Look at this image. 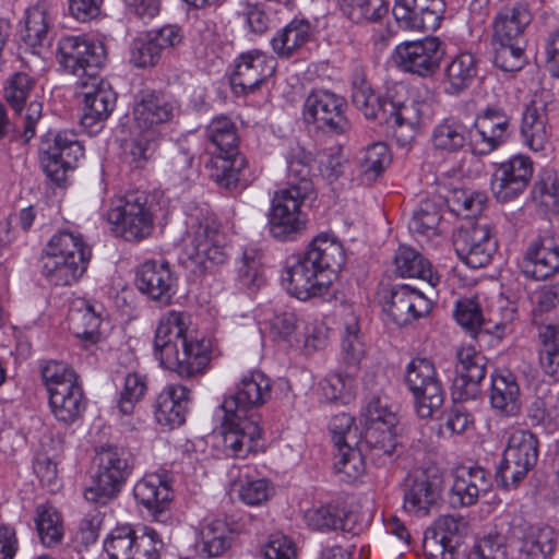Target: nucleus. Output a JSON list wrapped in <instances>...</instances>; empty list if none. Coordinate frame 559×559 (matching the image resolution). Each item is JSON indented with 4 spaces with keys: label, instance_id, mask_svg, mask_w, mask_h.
<instances>
[{
    "label": "nucleus",
    "instance_id": "f257e3e1",
    "mask_svg": "<svg viewBox=\"0 0 559 559\" xmlns=\"http://www.w3.org/2000/svg\"><path fill=\"white\" fill-rule=\"evenodd\" d=\"M271 380L262 371L255 370L243 376L233 394L225 396L221 408L224 411L223 448L227 456L246 459L257 453L262 445L260 416L249 413L271 399Z\"/></svg>",
    "mask_w": 559,
    "mask_h": 559
},
{
    "label": "nucleus",
    "instance_id": "f03ea898",
    "mask_svg": "<svg viewBox=\"0 0 559 559\" xmlns=\"http://www.w3.org/2000/svg\"><path fill=\"white\" fill-rule=\"evenodd\" d=\"M345 263L342 243L326 233L319 234L301 254L287 258L282 272L285 289L300 300L323 295Z\"/></svg>",
    "mask_w": 559,
    "mask_h": 559
},
{
    "label": "nucleus",
    "instance_id": "7ed1b4c3",
    "mask_svg": "<svg viewBox=\"0 0 559 559\" xmlns=\"http://www.w3.org/2000/svg\"><path fill=\"white\" fill-rule=\"evenodd\" d=\"M186 314L169 311L163 316L155 331L154 355L165 369L182 378L203 373L211 360V341L187 334Z\"/></svg>",
    "mask_w": 559,
    "mask_h": 559
},
{
    "label": "nucleus",
    "instance_id": "20e7f679",
    "mask_svg": "<svg viewBox=\"0 0 559 559\" xmlns=\"http://www.w3.org/2000/svg\"><path fill=\"white\" fill-rule=\"evenodd\" d=\"M206 135L215 147L210 163L211 179L227 190L247 186L250 180L247 159L238 150L235 123L227 117H217L207 126Z\"/></svg>",
    "mask_w": 559,
    "mask_h": 559
},
{
    "label": "nucleus",
    "instance_id": "39448f33",
    "mask_svg": "<svg viewBox=\"0 0 559 559\" xmlns=\"http://www.w3.org/2000/svg\"><path fill=\"white\" fill-rule=\"evenodd\" d=\"M93 464L96 469L91 485L84 490V498L104 507L118 498L133 473L135 457L127 448L105 444L95 449Z\"/></svg>",
    "mask_w": 559,
    "mask_h": 559
},
{
    "label": "nucleus",
    "instance_id": "423d86ee",
    "mask_svg": "<svg viewBox=\"0 0 559 559\" xmlns=\"http://www.w3.org/2000/svg\"><path fill=\"white\" fill-rule=\"evenodd\" d=\"M90 258L91 250L81 236L60 231L47 245L41 274L53 286H70L85 273Z\"/></svg>",
    "mask_w": 559,
    "mask_h": 559
},
{
    "label": "nucleus",
    "instance_id": "0eeeda50",
    "mask_svg": "<svg viewBox=\"0 0 559 559\" xmlns=\"http://www.w3.org/2000/svg\"><path fill=\"white\" fill-rule=\"evenodd\" d=\"M154 200L146 191H129L111 202L106 219L115 236L139 242L154 230Z\"/></svg>",
    "mask_w": 559,
    "mask_h": 559
},
{
    "label": "nucleus",
    "instance_id": "6e6552de",
    "mask_svg": "<svg viewBox=\"0 0 559 559\" xmlns=\"http://www.w3.org/2000/svg\"><path fill=\"white\" fill-rule=\"evenodd\" d=\"M187 237L188 257L195 264L199 274L212 272L214 266L226 262L228 252L225 236L215 219L205 216L192 217Z\"/></svg>",
    "mask_w": 559,
    "mask_h": 559
},
{
    "label": "nucleus",
    "instance_id": "1a4fd4ad",
    "mask_svg": "<svg viewBox=\"0 0 559 559\" xmlns=\"http://www.w3.org/2000/svg\"><path fill=\"white\" fill-rule=\"evenodd\" d=\"M538 455L539 441L536 435L523 429L513 431L497 467V483L506 489L516 487L535 467Z\"/></svg>",
    "mask_w": 559,
    "mask_h": 559
},
{
    "label": "nucleus",
    "instance_id": "9d476101",
    "mask_svg": "<svg viewBox=\"0 0 559 559\" xmlns=\"http://www.w3.org/2000/svg\"><path fill=\"white\" fill-rule=\"evenodd\" d=\"M83 155L84 148L76 134L69 131L49 132L39 145L40 166L47 178L57 186L66 181L67 173L75 167Z\"/></svg>",
    "mask_w": 559,
    "mask_h": 559
},
{
    "label": "nucleus",
    "instance_id": "9b49d317",
    "mask_svg": "<svg viewBox=\"0 0 559 559\" xmlns=\"http://www.w3.org/2000/svg\"><path fill=\"white\" fill-rule=\"evenodd\" d=\"M163 542L158 533L144 527L142 534L130 524L118 525L104 540L109 559H158Z\"/></svg>",
    "mask_w": 559,
    "mask_h": 559
},
{
    "label": "nucleus",
    "instance_id": "f8f14e48",
    "mask_svg": "<svg viewBox=\"0 0 559 559\" xmlns=\"http://www.w3.org/2000/svg\"><path fill=\"white\" fill-rule=\"evenodd\" d=\"M3 98L17 115L26 106L22 136L25 143L29 142L35 136L36 124L43 114V103L37 95L36 78L23 71L12 73L4 83Z\"/></svg>",
    "mask_w": 559,
    "mask_h": 559
},
{
    "label": "nucleus",
    "instance_id": "ddd939ff",
    "mask_svg": "<svg viewBox=\"0 0 559 559\" xmlns=\"http://www.w3.org/2000/svg\"><path fill=\"white\" fill-rule=\"evenodd\" d=\"M307 199L289 191L278 190L274 193L267 224L274 239L295 241L305 234L308 218L301 207Z\"/></svg>",
    "mask_w": 559,
    "mask_h": 559
},
{
    "label": "nucleus",
    "instance_id": "4468645a",
    "mask_svg": "<svg viewBox=\"0 0 559 559\" xmlns=\"http://www.w3.org/2000/svg\"><path fill=\"white\" fill-rule=\"evenodd\" d=\"M346 99L328 90H313L304 104V119L325 133L343 134L350 128Z\"/></svg>",
    "mask_w": 559,
    "mask_h": 559
},
{
    "label": "nucleus",
    "instance_id": "2eb2a0df",
    "mask_svg": "<svg viewBox=\"0 0 559 559\" xmlns=\"http://www.w3.org/2000/svg\"><path fill=\"white\" fill-rule=\"evenodd\" d=\"M355 419L347 413L334 415L329 424L332 440L337 450L334 467L348 478L362 474V448H358L361 436L354 426Z\"/></svg>",
    "mask_w": 559,
    "mask_h": 559
},
{
    "label": "nucleus",
    "instance_id": "dca6fc26",
    "mask_svg": "<svg viewBox=\"0 0 559 559\" xmlns=\"http://www.w3.org/2000/svg\"><path fill=\"white\" fill-rule=\"evenodd\" d=\"M56 57L64 71L78 75L81 80L98 74L106 53L100 43L81 36H64L58 41Z\"/></svg>",
    "mask_w": 559,
    "mask_h": 559
},
{
    "label": "nucleus",
    "instance_id": "f3484780",
    "mask_svg": "<svg viewBox=\"0 0 559 559\" xmlns=\"http://www.w3.org/2000/svg\"><path fill=\"white\" fill-rule=\"evenodd\" d=\"M445 56L444 44L435 36L404 41L396 46L394 58L399 67L420 78L432 76Z\"/></svg>",
    "mask_w": 559,
    "mask_h": 559
},
{
    "label": "nucleus",
    "instance_id": "a211bd4d",
    "mask_svg": "<svg viewBox=\"0 0 559 559\" xmlns=\"http://www.w3.org/2000/svg\"><path fill=\"white\" fill-rule=\"evenodd\" d=\"M453 246L459 258L472 269L487 265L497 251L490 227L480 222L468 221L462 225L454 235Z\"/></svg>",
    "mask_w": 559,
    "mask_h": 559
},
{
    "label": "nucleus",
    "instance_id": "6ab92c4d",
    "mask_svg": "<svg viewBox=\"0 0 559 559\" xmlns=\"http://www.w3.org/2000/svg\"><path fill=\"white\" fill-rule=\"evenodd\" d=\"M383 294V311L399 326L427 316L432 309L431 301L419 289L406 284L392 285Z\"/></svg>",
    "mask_w": 559,
    "mask_h": 559
},
{
    "label": "nucleus",
    "instance_id": "aec40b11",
    "mask_svg": "<svg viewBox=\"0 0 559 559\" xmlns=\"http://www.w3.org/2000/svg\"><path fill=\"white\" fill-rule=\"evenodd\" d=\"M78 85L84 103L81 123L92 129L109 118L115 109L117 95L111 85L98 74L79 80Z\"/></svg>",
    "mask_w": 559,
    "mask_h": 559
},
{
    "label": "nucleus",
    "instance_id": "412c9836",
    "mask_svg": "<svg viewBox=\"0 0 559 559\" xmlns=\"http://www.w3.org/2000/svg\"><path fill=\"white\" fill-rule=\"evenodd\" d=\"M511 118L500 107H487L476 115L473 126V153L487 155L509 136Z\"/></svg>",
    "mask_w": 559,
    "mask_h": 559
},
{
    "label": "nucleus",
    "instance_id": "4be33fe9",
    "mask_svg": "<svg viewBox=\"0 0 559 559\" xmlns=\"http://www.w3.org/2000/svg\"><path fill=\"white\" fill-rule=\"evenodd\" d=\"M393 16L397 25L408 31H435L445 12L444 0H395Z\"/></svg>",
    "mask_w": 559,
    "mask_h": 559
},
{
    "label": "nucleus",
    "instance_id": "5701e85b",
    "mask_svg": "<svg viewBox=\"0 0 559 559\" xmlns=\"http://www.w3.org/2000/svg\"><path fill=\"white\" fill-rule=\"evenodd\" d=\"M456 359L453 395L459 400H474L481 392L480 386L487 373L488 359L471 346L460 348Z\"/></svg>",
    "mask_w": 559,
    "mask_h": 559
},
{
    "label": "nucleus",
    "instance_id": "b1692460",
    "mask_svg": "<svg viewBox=\"0 0 559 559\" xmlns=\"http://www.w3.org/2000/svg\"><path fill=\"white\" fill-rule=\"evenodd\" d=\"M533 163L530 157L516 155L501 163L491 180V190L500 202L516 199L527 188L533 177Z\"/></svg>",
    "mask_w": 559,
    "mask_h": 559
},
{
    "label": "nucleus",
    "instance_id": "393cba45",
    "mask_svg": "<svg viewBox=\"0 0 559 559\" xmlns=\"http://www.w3.org/2000/svg\"><path fill=\"white\" fill-rule=\"evenodd\" d=\"M182 40L180 28L167 25L135 37L130 46V61L138 68H150L158 63L164 50Z\"/></svg>",
    "mask_w": 559,
    "mask_h": 559
},
{
    "label": "nucleus",
    "instance_id": "a878e982",
    "mask_svg": "<svg viewBox=\"0 0 559 559\" xmlns=\"http://www.w3.org/2000/svg\"><path fill=\"white\" fill-rule=\"evenodd\" d=\"M177 278L166 261H145L135 273V286L147 298L168 305L175 295Z\"/></svg>",
    "mask_w": 559,
    "mask_h": 559
},
{
    "label": "nucleus",
    "instance_id": "bb28decb",
    "mask_svg": "<svg viewBox=\"0 0 559 559\" xmlns=\"http://www.w3.org/2000/svg\"><path fill=\"white\" fill-rule=\"evenodd\" d=\"M275 72V60L260 51L242 53L236 63L230 84L236 94L254 93Z\"/></svg>",
    "mask_w": 559,
    "mask_h": 559
},
{
    "label": "nucleus",
    "instance_id": "cd10ccee",
    "mask_svg": "<svg viewBox=\"0 0 559 559\" xmlns=\"http://www.w3.org/2000/svg\"><path fill=\"white\" fill-rule=\"evenodd\" d=\"M176 111L175 102L160 92L146 88L139 93L133 115L139 129L156 131L155 127L171 121Z\"/></svg>",
    "mask_w": 559,
    "mask_h": 559
},
{
    "label": "nucleus",
    "instance_id": "c85d7f7f",
    "mask_svg": "<svg viewBox=\"0 0 559 559\" xmlns=\"http://www.w3.org/2000/svg\"><path fill=\"white\" fill-rule=\"evenodd\" d=\"M134 498L145 507L156 521L166 522L167 510L173 501L174 492L166 479L159 474H146L133 488Z\"/></svg>",
    "mask_w": 559,
    "mask_h": 559
},
{
    "label": "nucleus",
    "instance_id": "c756f323",
    "mask_svg": "<svg viewBox=\"0 0 559 559\" xmlns=\"http://www.w3.org/2000/svg\"><path fill=\"white\" fill-rule=\"evenodd\" d=\"M527 278L545 281L559 273V246L550 238H538L527 247L521 263Z\"/></svg>",
    "mask_w": 559,
    "mask_h": 559
},
{
    "label": "nucleus",
    "instance_id": "7c9ffc66",
    "mask_svg": "<svg viewBox=\"0 0 559 559\" xmlns=\"http://www.w3.org/2000/svg\"><path fill=\"white\" fill-rule=\"evenodd\" d=\"M400 442L396 426H367L358 448H362V461L370 460L374 464L385 465L393 461Z\"/></svg>",
    "mask_w": 559,
    "mask_h": 559
},
{
    "label": "nucleus",
    "instance_id": "2f4dec72",
    "mask_svg": "<svg viewBox=\"0 0 559 559\" xmlns=\"http://www.w3.org/2000/svg\"><path fill=\"white\" fill-rule=\"evenodd\" d=\"M21 40L33 55H39L41 48L50 45L52 22L46 1H38L26 10L24 27L21 29Z\"/></svg>",
    "mask_w": 559,
    "mask_h": 559
},
{
    "label": "nucleus",
    "instance_id": "473e14b6",
    "mask_svg": "<svg viewBox=\"0 0 559 559\" xmlns=\"http://www.w3.org/2000/svg\"><path fill=\"white\" fill-rule=\"evenodd\" d=\"M532 20L533 14L525 2L503 7L493 19L491 39L525 43Z\"/></svg>",
    "mask_w": 559,
    "mask_h": 559
},
{
    "label": "nucleus",
    "instance_id": "72a5a7b5",
    "mask_svg": "<svg viewBox=\"0 0 559 559\" xmlns=\"http://www.w3.org/2000/svg\"><path fill=\"white\" fill-rule=\"evenodd\" d=\"M421 121L420 105L412 99L395 100L390 96L381 114L380 123L394 127L399 141L413 139Z\"/></svg>",
    "mask_w": 559,
    "mask_h": 559
},
{
    "label": "nucleus",
    "instance_id": "f704fd0d",
    "mask_svg": "<svg viewBox=\"0 0 559 559\" xmlns=\"http://www.w3.org/2000/svg\"><path fill=\"white\" fill-rule=\"evenodd\" d=\"M491 487L488 473L479 466L459 468L454 475L450 490L451 502L454 506H474L481 493H487Z\"/></svg>",
    "mask_w": 559,
    "mask_h": 559
},
{
    "label": "nucleus",
    "instance_id": "c9c22d12",
    "mask_svg": "<svg viewBox=\"0 0 559 559\" xmlns=\"http://www.w3.org/2000/svg\"><path fill=\"white\" fill-rule=\"evenodd\" d=\"M190 390L181 384L166 386L156 397L155 418L162 425L175 428L186 420Z\"/></svg>",
    "mask_w": 559,
    "mask_h": 559
},
{
    "label": "nucleus",
    "instance_id": "e433bc0d",
    "mask_svg": "<svg viewBox=\"0 0 559 559\" xmlns=\"http://www.w3.org/2000/svg\"><path fill=\"white\" fill-rule=\"evenodd\" d=\"M473 129L460 119L450 117L440 121L432 131L431 143L435 150L455 154L465 147L473 150Z\"/></svg>",
    "mask_w": 559,
    "mask_h": 559
},
{
    "label": "nucleus",
    "instance_id": "4c0bfd02",
    "mask_svg": "<svg viewBox=\"0 0 559 559\" xmlns=\"http://www.w3.org/2000/svg\"><path fill=\"white\" fill-rule=\"evenodd\" d=\"M440 497L439 485L425 473L408 476L404 484V509L417 515H426Z\"/></svg>",
    "mask_w": 559,
    "mask_h": 559
},
{
    "label": "nucleus",
    "instance_id": "58836bf2",
    "mask_svg": "<svg viewBox=\"0 0 559 559\" xmlns=\"http://www.w3.org/2000/svg\"><path fill=\"white\" fill-rule=\"evenodd\" d=\"M352 103L362 112L367 119L381 121L382 109L388 103L390 96H378L374 94L365 70L360 66H355L350 74Z\"/></svg>",
    "mask_w": 559,
    "mask_h": 559
},
{
    "label": "nucleus",
    "instance_id": "ea45409f",
    "mask_svg": "<svg viewBox=\"0 0 559 559\" xmlns=\"http://www.w3.org/2000/svg\"><path fill=\"white\" fill-rule=\"evenodd\" d=\"M53 417L63 425H72L86 409V399L82 385L78 382L48 395Z\"/></svg>",
    "mask_w": 559,
    "mask_h": 559
},
{
    "label": "nucleus",
    "instance_id": "a19ab883",
    "mask_svg": "<svg viewBox=\"0 0 559 559\" xmlns=\"http://www.w3.org/2000/svg\"><path fill=\"white\" fill-rule=\"evenodd\" d=\"M312 156L304 147H292L287 155V187L283 191H289L296 195L310 198L313 194L311 180Z\"/></svg>",
    "mask_w": 559,
    "mask_h": 559
},
{
    "label": "nucleus",
    "instance_id": "79ce46f5",
    "mask_svg": "<svg viewBox=\"0 0 559 559\" xmlns=\"http://www.w3.org/2000/svg\"><path fill=\"white\" fill-rule=\"evenodd\" d=\"M490 404L504 416L520 412V386L513 373L504 370L491 374Z\"/></svg>",
    "mask_w": 559,
    "mask_h": 559
},
{
    "label": "nucleus",
    "instance_id": "37998d69",
    "mask_svg": "<svg viewBox=\"0 0 559 559\" xmlns=\"http://www.w3.org/2000/svg\"><path fill=\"white\" fill-rule=\"evenodd\" d=\"M354 515L337 503H326L313 507L305 512V520L316 531H343L350 532L354 524Z\"/></svg>",
    "mask_w": 559,
    "mask_h": 559
},
{
    "label": "nucleus",
    "instance_id": "c03bdc74",
    "mask_svg": "<svg viewBox=\"0 0 559 559\" xmlns=\"http://www.w3.org/2000/svg\"><path fill=\"white\" fill-rule=\"evenodd\" d=\"M477 61L473 53L456 55L444 70V91L449 95H460L466 91L477 75Z\"/></svg>",
    "mask_w": 559,
    "mask_h": 559
},
{
    "label": "nucleus",
    "instance_id": "a18cd8bd",
    "mask_svg": "<svg viewBox=\"0 0 559 559\" xmlns=\"http://www.w3.org/2000/svg\"><path fill=\"white\" fill-rule=\"evenodd\" d=\"M457 323L472 336L478 333L499 335L504 325L485 320L479 304L472 298H464L456 302L454 312Z\"/></svg>",
    "mask_w": 559,
    "mask_h": 559
},
{
    "label": "nucleus",
    "instance_id": "49530a36",
    "mask_svg": "<svg viewBox=\"0 0 559 559\" xmlns=\"http://www.w3.org/2000/svg\"><path fill=\"white\" fill-rule=\"evenodd\" d=\"M311 25L307 20L294 19L272 38L271 45L275 53L289 58L296 50L310 40Z\"/></svg>",
    "mask_w": 559,
    "mask_h": 559
},
{
    "label": "nucleus",
    "instance_id": "de8ad7c7",
    "mask_svg": "<svg viewBox=\"0 0 559 559\" xmlns=\"http://www.w3.org/2000/svg\"><path fill=\"white\" fill-rule=\"evenodd\" d=\"M539 364L544 372L559 379V325L538 321Z\"/></svg>",
    "mask_w": 559,
    "mask_h": 559
},
{
    "label": "nucleus",
    "instance_id": "09e8293b",
    "mask_svg": "<svg viewBox=\"0 0 559 559\" xmlns=\"http://www.w3.org/2000/svg\"><path fill=\"white\" fill-rule=\"evenodd\" d=\"M396 272L402 277H416L436 286L439 277L433 273L430 262L411 247L401 246L394 259Z\"/></svg>",
    "mask_w": 559,
    "mask_h": 559
},
{
    "label": "nucleus",
    "instance_id": "8fccbe9b",
    "mask_svg": "<svg viewBox=\"0 0 559 559\" xmlns=\"http://www.w3.org/2000/svg\"><path fill=\"white\" fill-rule=\"evenodd\" d=\"M556 532L550 526H531L520 546V559H547L556 546Z\"/></svg>",
    "mask_w": 559,
    "mask_h": 559
},
{
    "label": "nucleus",
    "instance_id": "3c124183",
    "mask_svg": "<svg viewBox=\"0 0 559 559\" xmlns=\"http://www.w3.org/2000/svg\"><path fill=\"white\" fill-rule=\"evenodd\" d=\"M547 115L535 104L526 107L522 117L521 134L525 144L535 152L543 151L548 143Z\"/></svg>",
    "mask_w": 559,
    "mask_h": 559
},
{
    "label": "nucleus",
    "instance_id": "603ef678",
    "mask_svg": "<svg viewBox=\"0 0 559 559\" xmlns=\"http://www.w3.org/2000/svg\"><path fill=\"white\" fill-rule=\"evenodd\" d=\"M389 146L383 142H377L366 147L358 158V171L366 183L376 181L384 169L391 164Z\"/></svg>",
    "mask_w": 559,
    "mask_h": 559
},
{
    "label": "nucleus",
    "instance_id": "864d4df0",
    "mask_svg": "<svg viewBox=\"0 0 559 559\" xmlns=\"http://www.w3.org/2000/svg\"><path fill=\"white\" fill-rule=\"evenodd\" d=\"M442 219L441 206L433 200H423L414 212L408 229L412 234L424 238L438 235V227Z\"/></svg>",
    "mask_w": 559,
    "mask_h": 559
},
{
    "label": "nucleus",
    "instance_id": "5fc2aeb1",
    "mask_svg": "<svg viewBox=\"0 0 559 559\" xmlns=\"http://www.w3.org/2000/svg\"><path fill=\"white\" fill-rule=\"evenodd\" d=\"M493 63L504 72L520 71L526 63L527 41H508L491 39Z\"/></svg>",
    "mask_w": 559,
    "mask_h": 559
},
{
    "label": "nucleus",
    "instance_id": "6e6d98bb",
    "mask_svg": "<svg viewBox=\"0 0 559 559\" xmlns=\"http://www.w3.org/2000/svg\"><path fill=\"white\" fill-rule=\"evenodd\" d=\"M36 531L45 547H53L61 543L63 526L57 510L50 506H38L35 516Z\"/></svg>",
    "mask_w": 559,
    "mask_h": 559
},
{
    "label": "nucleus",
    "instance_id": "4d7b16f0",
    "mask_svg": "<svg viewBox=\"0 0 559 559\" xmlns=\"http://www.w3.org/2000/svg\"><path fill=\"white\" fill-rule=\"evenodd\" d=\"M444 200L451 212L465 218H472L483 212L487 198L481 192L453 189L444 197Z\"/></svg>",
    "mask_w": 559,
    "mask_h": 559
},
{
    "label": "nucleus",
    "instance_id": "13d9d810",
    "mask_svg": "<svg viewBox=\"0 0 559 559\" xmlns=\"http://www.w3.org/2000/svg\"><path fill=\"white\" fill-rule=\"evenodd\" d=\"M40 377L48 395L79 382L75 371L66 362L47 360L40 364Z\"/></svg>",
    "mask_w": 559,
    "mask_h": 559
},
{
    "label": "nucleus",
    "instance_id": "bf43d9fd",
    "mask_svg": "<svg viewBox=\"0 0 559 559\" xmlns=\"http://www.w3.org/2000/svg\"><path fill=\"white\" fill-rule=\"evenodd\" d=\"M439 381L435 365L427 358H414L406 367L404 382L415 396L433 382Z\"/></svg>",
    "mask_w": 559,
    "mask_h": 559
},
{
    "label": "nucleus",
    "instance_id": "052dcab7",
    "mask_svg": "<svg viewBox=\"0 0 559 559\" xmlns=\"http://www.w3.org/2000/svg\"><path fill=\"white\" fill-rule=\"evenodd\" d=\"M341 10L354 23L378 22L388 13L383 0H342Z\"/></svg>",
    "mask_w": 559,
    "mask_h": 559
},
{
    "label": "nucleus",
    "instance_id": "680f3d73",
    "mask_svg": "<svg viewBox=\"0 0 559 559\" xmlns=\"http://www.w3.org/2000/svg\"><path fill=\"white\" fill-rule=\"evenodd\" d=\"M367 426H396L399 419L388 397L372 395L368 399L362 413Z\"/></svg>",
    "mask_w": 559,
    "mask_h": 559
},
{
    "label": "nucleus",
    "instance_id": "e2e57ef3",
    "mask_svg": "<svg viewBox=\"0 0 559 559\" xmlns=\"http://www.w3.org/2000/svg\"><path fill=\"white\" fill-rule=\"evenodd\" d=\"M238 280L250 292L258 290L264 284L262 263L255 250H246L238 267Z\"/></svg>",
    "mask_w": 559,
    "mask_h": 559
},
{
    "label": "nucleus",
    "instance_id": "0e129e2a",
    "mask_svg": "<svg viewBox=\"0 0 559 559\" xmlns=\"http://www.w3.org/2000/svg\"><path fill=\"white\" fill-rule=\"evenodd\" d=\"M72 321L76 336L83 337L91 343L98 341L102 318L100 312L97 311L95 306L87 304L84 310L79 311L72 317Z\"/></svg>",
    "mask_w": 559,
    "mask_h": 559
},
{
    "label": "nucleus",
    "instance_id": "69168bd1",
    "mask_svg": "<svg viewBox=\"0 0 559 559\" xmlns=\"http://www.w3.org/2000/svg\"><path fill=\"white\" fill-rule=\"evenodd\" d=\"M414 397L416 413L420 418H431L444 403L445 391L441 381L433 382Z\"/></svg>",
    "mask_w": 559,
    "mask_h": 559
},
{
    "label": "nucleus",
    "instance_id": "338daca9",
    "mask_svg": "<svg viewBox=\"0 0 559 559\" xmlns=\"http://www.w3.org/2000/svg\"><path fill=\"white\" fill-rule=\"evenodd\" d=\"M157 131L141 130L131 142L128 155L130 156V164L134 168L143 167L154 154L157 147Z\"/></svg>",
    "mask_w": 559,
    "mask_h": 559
},
{
    "label": "nucleus",
    "instance_id": "774afa93",
    "mask_svg": "<svg viewBox=\"0 0 559 559\" xmlns=\"http://www.w3.org/2000/svg\"><path fill=\"white\" fill-rule=\"evenodd\" d=\"M467 559H508L504 537L499 534L483 537L474 545Z\"/></svg>",
    "mask_w": 559,
    "mask_h": 559
}]
</instances>
